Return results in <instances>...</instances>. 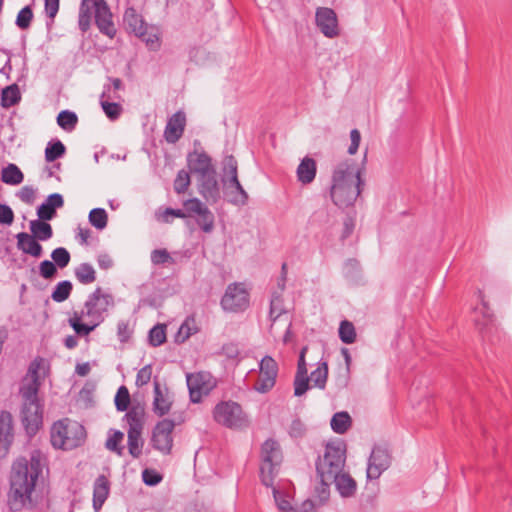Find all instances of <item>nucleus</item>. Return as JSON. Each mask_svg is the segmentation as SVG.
Masks as SVG:
<instances>
[{"instance_id": "obj_38", "label": "nucleus", "mask_w": 512, "mask_h": 512, "mask_svg": "<svg viewBox=\"0 0 512 512\" xmlns=\"http://www.w3.org/2000/svg\"><path fill=\"white\" fill-rule=\"evenodd\" d=\"M75 277L79 283L88 285L96 280V272L90 263H81L75 268Z\"/></svg>"}, {"instance_id": "obj_42", "label": "nucleus", "mask_w": 512, "mask_h": 512, "mask_svg": "<svg viewBox=\"0 0 512 512\" xmlns=\"http://www.w3.org/2000/svg\"><path fill=\"white\" fill-rule=\"evenodd\" d=\"M226 194L228 196V202L235 206H244L248 203V193L244 190L241 183L228 190Z\"/></svg>"}, {"instance_id": "obj_46", "label": "nucleus", "mask_w": 512, "mask_h": 512, "mask_svg": "<svg viewBox=\"0 0 512 512\" xmlns=\"http://www.w3.org/2000/svg\"><path fill=\"white\" fill-rule=\"evenodd\" d=\"M339 338L345 344H352L356 340V331L352 322L348 320L340 322Z\"/></svg>"}, {"instance_id": "obj_3", "label": "nucleus", "mask_w": 512, "mask_h": 512, "mask_svg": "<svg viewBox=\"0 0 512 512\" xmlns=\"http://www.w3.org/2000/svg\"><path fill=\"white\" fill-rule=\"evenodd\" d=\"M363 185L361 169L355 161L346 160L339 163L333 172L330 188L333 203L340 208L353 205Z\"/></svg>"}, {"instance_id": "obj_8", "label": "nucleus", "mask_w": 512, "mask_h": 512, "mask_svg": "<svg viewBox=\"0 0 512 512\" xmlns=\"http://www.w3.org/2000/svg\"><path fill=\"white\" fill-rule=\"evenodd\" d=\"M214 421L229 429H242L247 426L248 419L241 405L235 401H221L212 411Z\"/></svg>"}, {"instance_id": "obj_27", "label": "nucleus", "mask_w": 512, "mask_h": 512, "mask_svg": "<svg viewBox=\"0 0 512 512\" xmlns=\"http://www.w3.org/2000/svg\"><path fill=\"white\" fill-rule=\"evenodd\" d=\"M223 183L226 188V192L234 188L237 184H240L238 179V163L233 155L226 156L223 162Z\"/></svg>"}, {"instance_id": "obj_30", "label": "nucleus", "mask_w": 512, "mask_h": 512, "mask_svg": "<svg viewBox=\"0 0 512 512\" xmlns=\"http://www.w3.org/2000/svg\"><path fill=\"white\" fill-rule=\"evenodd\" d=\"M111 90L109 85L104 86V90L100 96V104L105 113V115L112 121L117 120L122 114L123 108L117 102H110L108 99L111 96L108 94Z\"/></svg>"}, {"instance_id": "obj_33", "label": "nucleus", "mask_w": 512, "mask_h": 512, "mask_svg": "<svg viewBox=\"0 0 512 512\" xmlns=\"http://www.w3.org/2000/svg\"><path fill=\"white\" fill-rule=\"evenodd\" d=\"M31 235L37 238L39 241H47L52 238L53 230L49 223L44 220H32L30 221Z\"/></svg>"}, {"instance_id": "obj_36", "label": "nucleus", "mask_w": 512, "mask_h": 512, "mask_svg": "<svg viewBox=\"0 0 512 512\" xmlns=\"http://www.w3.org/2000/svg\"><path fill=\"white\" fill-rule=\"evenodd\" d=\"M21 100L20 90L17 84H11L5 87L1 93V106L9 108Z\"/></svg>"}, {"instance_id": "obj_23", "label": "nucleus", "mask_w": 512, "mask_h": 512, "mask_svg": "<svg viewBox=\"0 0 512 512\" xmlns=\"http://www.w3.org/2000/svg\"><path fill=\"white\" fill-rule=\"evenodd\" d=\"M17 248L25 254L34 258H39L43 254V247L39 240L26 232H20L16 235Z\"/></svg>"}, {"instance_id": "obj_41", "label": "nucleus", "mask_w": 512, "mask_h": 512, "mask_svg": "<svg viewBox=\"0 0 512 512\" xmlns=\"http://www.w3.org/2000/svg\"><path fill=\"white\" fill-rule=\"evenodd\" d=\"M314 386L319 389L326 387L328 379V364L326 361L320 362L318 367L311 372L310 378Z\"/></svg>"}, {"instance_id": "obj_37", "label": "nucleus", "mask_w": 512, "mask_h": 512, "mask_svg": "<svg viewBox=\"0 0 512 512\" xmlns=\"http://www.w3.org/2000/svg\"><path fill=\"white\" fill-rule=\"evenodd\" d=\"M23 179L24 175L22 171L15 164L10 163L2 170L1 180L5 184L18 185Z\"/></svg>"}, {"instance_id": "obj_16", "label": "nucleus", "mask_w": 512, "mask_h": 512, "mask_svg": "<svg viewBox=\"0 0 512 512\" xmlns=\"http://www.w3.org/2000/svg\"><path fill=\"white\" fill-rule=\"evenodd\" d=\"M93 8L95 24L99 31L109 38H114L117 31L112 20V12L106 0H94Z\"/></svg>"}, {"instance_id": "obj_62", "label": "nucleus", "mask_w": 512, "mask_h": 512, "mask_svg": "<svg viewBox=\"0 0 512 512\" xmlns=\"http://www.w3.org/2000/svg\"><path fill=\"white\" fill-rule=\"evenodd\" d=\"M19 199L26 204H33L35 201V190L31 186H24L18 192Z\"/></svg>"}, {"instance_id": "obj_18", "label": "nucleus", "mask_w": 512, "mask_h": 512, "mask_svg": "<svg viewBox=\"0 0 512 512\" xmlns=\"http://www.w3.org/2000/svg\"><path fill=\"white\" fill-rule=\"evenodd\" d=\"M187 165L189 171L197 175V177L205 176L206 174L216 170L212 164L211 157L204 151H193L188 153Z\"/></svg>"}, {"instance_id": "obj_52", "label": "nucleus", "mask_w": 512, "mask_h": 512, "mask_svg": "<svg viewBox=\"0 0 512 512\" xmlns=\"http://www.w3.org/2000/svg\"><path fill=\"white\" fill-rule=\"evenodd\" d=\"M91 26V6L80 5L78 14V27L86 33Z\"/></svg>"}, {"instance_id": "obj_55", "label": "nucleus", "mask_w": 512, "mask_h": 512, "mask_svg": "<svg viewBox=\"0 0 512 512\" xmlns=\"http://www.w3.org/2000/svg\"><path fill=\"white\" fill-rule=\"evenodd\" d=\"M162 475L154 469H144L142 472V480L147 486H156L162 481Z\"/></svg>"}, {"instance_id": "obj_58", "label": "nucleus", "mask_w": 512, "mask_h": 512, "mask_svg": "<svg viewBox=\"0 0 512 512\" xmlns=\"http://www.w3.org/2000/svg\"><path fill=\"white\" fill-rule=\"evenodd\" d=\"M148 27L146 26L145 27V34L143 36H138L139 38L142 39V41H144L146 43V46L149 48V50L151 51H157L159 50L160 48V38L158 37L157 34H151V33H148Z\"/></svg>"}, {"instance_id": "obj_1", "label": "nucleus", "mask_w": 512, "mask_h": 512, "mask_svg": "<svg viewBox=\"0 0 512 512\" xmlns=\"http://www.w3.org/2000/svg\"><path fill=\"white\" fill-rule=\"evenodd\" d=\"M44 466L45 457L38 449L31 452L29 460L19 457L13 462L8 495V503L12 511H20L26 506H32V493Z\"/></svg>"}, {"instance_id": "obj_9", "label": "nucleus", "mask_w": 512, "mask_h": 512, "mask_svg": "<svg viewBox=\"0 0 512 512\" xmlns=\"http://www.w3.org/2000/svg\"><path fill=\"white\" fill-rule=\"evenodd\" d=\"M72 423L73 422H70L68 419H65L59 420L53 424L51 428V443L55 448L72 450L82 445L86 437V432L82 425L74 422V427L78 430V435H80V437H67L69 432H74V429H71Z\"/></svg>"}, {"instance_id": "obj_14", "label": "nucleus", "mask_w": 512, "mask_h": 512, "mask_svg": "<svg viewBox=\"0 0 512 512\" xmlns=\"http://www.w3.org/2000/svg\"><path fill=\"white\" fill-rule=\"evenodd\" d=\"M260 375L254 388L259 393L269 392L276 383L278 364L271 356H264L259 363Z\"/></svg>"}, {"instance_id": "obj_28", "label": "nucleus", "mask_w": 512, "mask_h": 512, "mask_svg": "<svg viewBox=\"0 0 512 512\" xmlns=\"http://www.w3.org/2000/svg\"><path fill=\"white\" fill-rule=\"evenodd\" d=\"M123 21L127 28L136 36H143L145 34V27L147 24L142 16L137 13L133 7H128L123 15Z\"/></svg>"}, {"instance_id": "obj_7", "label": "nucleus", "mask_w": 512, "mask_h": 512, "mask_svg": "<svg viewBox=\"0 0 512 512\" xmlns=\"http://www.w3.org/2000/svg\"><path fill=\"white\" fill-rule=\"evenodd\" d=\"M145 409L144 406L132 405L123 417V421L128 424L127 438L129 454L137 459L142 454L144 440L142 431L144 428Z\"/></svg>"}, {"instance_id": "obj_32", "label": "nucleus", "mask_w": 512, "mask_h": 512, "mask_svg": "<svg viewBox=\"0 0 512 512\" xmlns=\"http://www.w3.org/2000/svg\"><path fill=\"white\" fill-rule=\"evenodd\" d=\"M123 439L124 433L122 431L110 429L108 431V437L105 441V448L121 457L124 455L125 450V447L121 444Z\"/></svg>"}, {"instance_id": "obj_13", "label": "nucleus", "mask_w": 512, "mask_h": 512, "mask_svg": "<svg viewBox=\"0 0 512 512\" xmlns=\"http://www.w3.org/2000/svg\"><path fill=\"white\" fill-rule=\"evenodd\" d=\"M189 217H196V223L205 233H210L214 228V215L209 208L198 198H191L183 203Z\"/></svg>"}, {"instance_id": "obj_25", "label": "nucleus", "mask_w": 512, "mask_h": 512, "mask_svg": "<svg viewBox=\"0 0 512 512\" xmlns=\"http://www.w3.org/2000/svg\"><path fill=\"white\" fill-rule=\"evenodd\" d=\"M13 441V419L7 410L0 411V448L7 450Z\"/></svg>"}, {"instance_id": "obj_50", "label": "nucleus", "mask_w": 512, "mask_h": 512, "mask_svg": "<svg viewBox=\"0 0 512 512\" xmlns=\"http://www.w3.org/2000/svg\"><path fill=\"white\" fill-rule=\"evenodd\" d=\"M191 183L190 174L188 171L179 170L174 180V191L177 194H183L187 191Z\"/></svg>"}, {"instance_id": "obj_29", "label": "nucleus", "mask_w": 512, "mask_h": 512, "mask_svg": "<svg viewBox=\"0 0 512 512\" xmlns=\"http://www.w3.org/2000/svg\"><path fill=\"white\" fill-rule=\"evenodd\" d=\"M316 161L311 157H304L297 167V179L303 185L310 184L316 177Z\"/></svg>"}, {"instance_id": "obj_39", "label": "nucleus", "mask_w": 512, "mask_h": 512, "mask_svg": "<svg viewBox=\"0 0 512 512\" xmlns=\"http://www.w3.org/2000/svg\"><path fill=\"white\" fill-rule=\"evenodd\" d=\"M73 285L69 280H63L56 284L54 287L51 298L57 303L64 302L67 300L72 292Z\"/></svg>"}, {"instance_id": "obj_5", "label": "nucleus", "mask_w": 512, "mask_h": 512, "mask_svg": "<svg viewBox=\"0 0 512 512\" xmlns=\"http://www.w3.org/2000/svg\"><path fill=\"white\" fill-rule=\"evenodd\" d=\"M346 463V443L334 440L326 444L324 454L316 460V473L321 481L335 479L344 470Z\"/></svg>"}, {"instance_id": "obj_56", "label": "nucleus", "mask_w": 512, "mask_h": 512, "mask_svg": "<svg viewBox=\"0 0 512 512\" xmlns=\"http://www.w3.org/2000/svg\"><path fill=\"white\" fill-rule=\"evenodd\" d=\"M309 380V376H295L293 383L295 396L300 397L308 391L310 388Z\"/></svg>"}, {"instance_id": "obj_44", "label": "nucleus", "mask_w": 512, "mask_h": 512, "mask_svg": "<svg viewBox=\"0 0 512 512\" xmlns=\"http://www.w3.org/2000/svg\"><path fill=\"white\" fill-rule=\"evenodd\" d=\"M285 312L282 295L274 292L270 299L269 319L275 322Z\"/></svg>"}, {"instance_id": "obj_19", "label": "nucleus", "mask_w": 512, "mask_h": 512, "mask_svg": "<svg viewBox=\"0 0 512 512\" xmlns=\"http://www.w3.org/2000/svg\"><path fill=\"white\" fill-rule=\"evenodd\" d=\"M186 126V115L179 110L169 117L165 130L164 138L170 144H175L183 135Z\"/></svg>"}, {"instance_id": "obj_51", "label": "nucleus", "mask_w": 512, "mask_h": 512, "mask_svg": "<svg viewBox=\"0 0 512 512\" xmlns=\"http://www.w3.org/2000/svg\"><path fill=\"white\" fill-rule=\"evenodd\" d=\"M150 258L154 265L176 264V259L164 248L153 250Z\"/></svg>"}, {"instance_id": "obj_15", "label": "nucleus", "mask_w": 512, "mask_h": 512, "mask_svg": "<svg viewBox=\"0 0 512 512\" xmlns=\"http://www.w3.org/2000/svg\"><path fill=\"white\" fill-rule=\"evenodd\" d=\"M391 463V456L387 448L375 446L370 454L367 466V478L378 479L387 470Z\"/></svg>"}, {"instance_id": "obj_40", "label": "nucleus", "mask_w": 512, "mask_h": 512, "mask_svg": "<svg viewBox=\"0 0 512 512\" xmlns=\"http://www.w3.org/2000/svg\"><path fill=\"white\" fill-rule=\"evenodd\" d=\"M65 152L66 147L60 140H51L48 142L45 149V160L47 162H53L56 159L64 156Z\"/></svg>"}, {"instance_id": "obj_11", "label": "nucleus", "mask_w": 512, "mask_h": 512, "mask_svg": "<svg viewBox=\"0 0 512 512\" xmlns=\"http://www.w3.org/2000/svg\"><path fill=\"white\" fill-rule=\"evenodd\" d=\"M190 400L193 403L201 402L216 386V381L208 372L188 374L186 377Z\"/></svg>"}, {"instance_id": "obj_43", "label": "nucleus", "mask_w": 512, "mask_h": 512, "mask_svg": "<svg viewBox=\"0 0 512 512\" xmlns=\"http://www.w3.org/2000/svg\"><path fill=\"white\" fill-rule=\"evenodd\" d=\"M78 117L75 112L62 110L57 116V124L65 131L71 132L75 129Z\"/></svg>"}, {"instance_id": "obj_34", "label": "nucleus", "mask_w": 512, "mask_h": 512, "mask_svg": "<svg viewBox=\"0 0 512 512\" xmlns=\"http://www.w3.org/2000/svg\"><path fill=\"white\" fill-rule=\"evenodd\" d=\"M199 328L196 323L194 315L186 317L181 326L178 329L176 339L179 342L186 341L190 336L198 333Z\"/></svg>"}, {"instance_id": "obj_53", "label": "nucleus", "mask_w": 512, "mask_h": 512, "mask_svg": "<svg viewBox=\"0 0 512 512\" xmlns=\"http://www.w3.org/2000/svg\"><path fill=\"white\" fill-rule=\"evenodd\" d=\"M32 19H33V12H32L31 7L28 5V6L23 7L19 11L15 23L20 29L24 30V29H27L30 27Z\"/></svg>"}, {"instance_id": "obj_31", "label": "nucleus", "mask_w": 512, "mask_h": 512, "mask_svg": "<svg viewBox=\"0 0 512 512\" xmlns=\"http://www.w3.org/2000/svg\"><path fill=\"white\" fill-rule=\"evenodd\" d=\"M342 497H351L356 492V481L343 471L338 473L335 479H331Z\"/></svg>"}, {"instance_id": "obj_26", "label": "nucleus", "mask_w": 512, "mask_h": 512, "mask_svg": "<svg viewBox=\"0 0 512 512\" xmlns=\"http://www.w3.org/2000/svg\"><path fill=\"white\" fill-rule=\"evenodd\" d=\"M110 491V483L106 476L99 475L93 485V508L99 511L106 501Z\"/></svg>"}, {"instance_id": "obj_48", "label": "nucleus", "mask_w": 512, "mask_h": 512, "mask_svg": "<svg viewBox=\"0 0 512 512\" xmlns=\"http://www.w3.org/2000/svg\"><path fill=\"white\" fill-rule=\"evenodd\" d=\"M149 344L153 347H158L166 341L165 326L157 324L152 327L148 334Z\"/></svg>"}, {"instance_id": "obj_59", "label": "nucleus", "mask_w": 512, "mask_h": 512, "mask_svg": "<svg viewBox=\"0 0 512 512\" xmlns=\"http://www.w3.org/2000/svg\"><path fill=\"white\" fill-rule=\"evenodd\" d=\"M132 335L128 321L121 320L117 324V337L121 343H126Z\"/></svg>"}, {"instance_id": "obj_61", "label": "nucleus", "mask_w": 512, "mask_h": 512, "mask_svg": "<svg viewBox=\"0 0 512 512\" xmlns=\"http://www.w3.org/2000/svg\"><path fill=\"white\" fill-rule=\"evenodd\" d=\"M14 220V213L10 206L0 204V224L11 225Z\"/></svg>"}, {"instance_id": "obj_10", "label": "nucleus", "mask_w": 512, "mask_h": 512, "mask_svg": "<svg viewBox=\"0 0 512 512\" xmlns=\"http://www.w3.org/2000/svg\"><path fill=\"white\" fill-rule=\"evenodd\" d=\"M222 309L226 312H244L250 306V292L245 283H230L220 300Z\"/></svg>"}, {"instance_id": "obj_24", "label": "nucleus", "mask_w": 512, "mask_h": 512, "mask_svg": "<svg viewBox=\"0 0 512 512\" xmlns=\"http://www.w3.org/2000/svg\"><path fill=\"white\" fill-rule=\"evenodd\" d=\"M64 205L63 196L59 193L48 195L45 201L37 208L39 220L48 221L56 215V209Z\"/></svg>"}, {"instance_id": "obj_60", "label": "nucleus", "mask_w": 512, "mask_h": 512, "mask_svg": "<svg viewBox=\"0 0 512 512\" xmlns=\"http://www.w3.org/2000/svg\"><path fill=\"white\" fill-rule=\"evenodd\" d=\"M169 216L177 217V218H186L189 217L188 211L185 209H174V208H166L164 212L161 214L160 219L165 223H170L171 220Z\"/></svg>"}, {"instance_id": "obj_22", "label": "nucleus", "mask_w": 512, "mask_h": 512, "mask_svg": "<svg viewBox=\"0 0 512 512\" xmlns=\"http://www.w3.org/2000/svg\"><path fill=\"white\" fill-rule=\"evenodd\" d=\"M153 393V412L157 416L162 417L170 411L172 406V400L170 399L168 389L165 388L162 390L160 383L155 379Z\"/></svg>"}, {"instance_id": "obj_47", "label": "nucleus", "mask_w": 512, "mask_h": 512, "mask_svg": "<svg viewBox=\"0 0 512 512\" xmlns=\"http://www.w3.org/2000/svg\"><path fill=\"white\" fill-rule=\"evenodd\" d=\"M52 262L56 264L57 268H66L71 260V255L65 247L55 248L50 255Z\"/></svg>"}, {"instance_id": "obj_6", "label": "nucleus", "mask_w": 512, "mask_h": 512, "mask_svg": "<svg viewBox=\"0 0 512 512\" xmlns=\"http://www.w3.org/2000/svg\"><path fill=\"white\" fill-rule=\"evenodd\" d=\"M282 459L279 442L272 438L265 440L260 449V480L266 487H272L274 484Z\"/></svg>"}, {"instance_id": "obj_12", "label": "nucleus", "mask_w": 512, "mask_h": 512, "mask_svg": "<svg viewBox=\"0 0 512 512\" xmlns=\"http://www.w3.org/2000/svg\"><path fill=\"white\" fill-rule=\"evenodd\" d=\"M175 423L171 419H162L157 422L152 430L150 439L153 449L161 452L164 455L171 453L173 447V430Z\"/></svg>"}, {"instance_id": "obj_17", "label": "nucleus", "mask_w": 512, "mask_h": 512, "mask_svg": "<svg viewBox=\"0 0 512 512\" xmlns=\"http://www.w3.org/2000/svg\"><path fill=\"white\" fill-rule=\"evenodd\" d=\"M315 22L325 37L334 38L339 35L338 19L333 9L328 7L317 8Z\"/></svg>"}, {"instance_id": "obj_45", "label": "nucleus", "mask_w": 512, "mask_h": 512, "mask_svg": "<svg viewBox=\"0 0 512 512\" xmlns=\"http://www.w3.org/2000/svg\"><path fill=\"white\" fill-rule=\"evenodd\" d=\"M89 223L98 230H103L107 226L108 215L104 208H94L88 215Z\"/></svg>"}, {"instance_id": "obj_20", "label": "nucleus", "mask_w": 512, "mask_h": 512, "mask_svg": "<svg viewBox=\"0 0 512 512\" xmlns=\"http://www.w3.org/2000/svg\"><path fill=\"white\" fill-rule=\"evenodd\" d=\"M197 178L199 181V193L210 203L218 202L220 199V187L217 181L216 170Z\"/></svg>"}, {"instance_id": "obj_21", "label": "nucleus", "mask_w": 512, "mask_h": 512, "mask_svg": "<svg viewBox=\"0 0 512 512\" xmlns=\"http://www.w3.org/2000/svg\"><path fill=\"white\" fill-rule=\"evenodd\" d=\"M271 488L276 506L280 512H316L312 501L305 500L298 509H295L287 495L278 490L274 484Z\"/></svg>"}, {"instance_id": "obj_57", "label": "nucleus", "mask_w": 512, "mask_h": 512, "mask_svg": "<svg viewBox=\"0 0 512 512\" xmlns=\"http://www.w3.org/2000/svg\"><path fill=\"white\" fill-rule=\"evenodd\" d=\"M151 376H152V366L150 364L145 365L138 371V373L136 375L135 384L138 387H142L150 382Z\"/></svg>"}, {"instance_id": "obj_63", "label": "nucleus", "mask_w": 512, "mask_h": 512, "mask_svg": "<svg viewBox=\"0 0 512 512\" xmlns=\"http://www.w3.org/2000/svg\"><path fill=\"white\" fill-rule=\"evenodd\" d=\"M350 140H351V143H350V146L348 147L347 152L350 155H354L357 152L359 145H360V141H361V134L358 129L351 130Z\"/></svg>"}, {"instance_id": "obj_49", "label": "nucleus", "mask_w": 512, "mask_h": 512, "mask_svg": "<svg viewBox=\"0 0 512 512\" xmlns=\"http://www.w3.org/2000/svg\"><path fill=\"white\" fill-rule=\"evenodd\" d=\"M114 403L117 411L119 412H124L128 409L130 403V394L126 386L122 385L118 388Z\"/></svg>"}, {"instance_id": "obj_54", "label": "nucleus", "mask_w": 512, "mask_h": 512, "mask_svg": "<svg viewBox=\"0 0 512 512\" xmlns=\"http://www.w3.org/2000/svg\"><path fill=\"white\" fill-rule=\"evenodd\" d=\"M57 274V266L50 260H43L39 264V275L46 279L51 280L53 279Z\"/></svg>"}, {"instance_id": "obj_2", "label": "nucleus", "mask_w": 512, "mask_h": 512, "mask_svg": "<svg viewBox=\"0 0 512 512\" xmlns=\"http://www.w3.org/2000/svg\"><path fill=\"white\" fill-rule=\"evenodd\" d=\"M46 361L43 357H35L29 364L26 374L19 385L21 398L20 417L22 425L29 437L34 436L43 423V404L38 396L43 378Z\"/></svg>"}, {"instance_id": "obj_4", "label": "nucleus", "mask_w": 512, "mask_h": 512, "mask_svg": "<svg viewBox=\"0 0 512 512\" xmlns=\"http://www.w3.org/2000/svg\"><path fill=\"white\" fill-rule=\"evenodd\" d=\"M111 294L103 293L97 287L84 303V309L80 312L74 311L68 319L70 327L78 336H88L105 319V313L110 306H113Z\"/></svg>"}, {"instance_id": "obj_64", "label": "nucleus", "mask_w": 512, "mask_h": 512, "mask_svg": "<svg viewBox=\"0 0 512 512\" xmlns=\"http://www.w3.org/2000/svg\"><path fill=\"white\" fill-rule=\"evenodd\" d=\"M44 11L45 14L53 20L59 11L60 0H44Z\"/></svg>"}, {"instance_id": "obj_35", "label": "nucleus", "mask_w": 512, "mask_h": 512, "mask_svg": "<svg viewBox=\"0 0 512 512\" xmlns=\"http://www.w3.org/2000/svg\"><path fill=\"white\" fill-rule=\"evenodd\" d=\"M351 417L348 412H337L332 416L331 429L337 434H344L351 426Z\"/></svg>"}]
</instances>
